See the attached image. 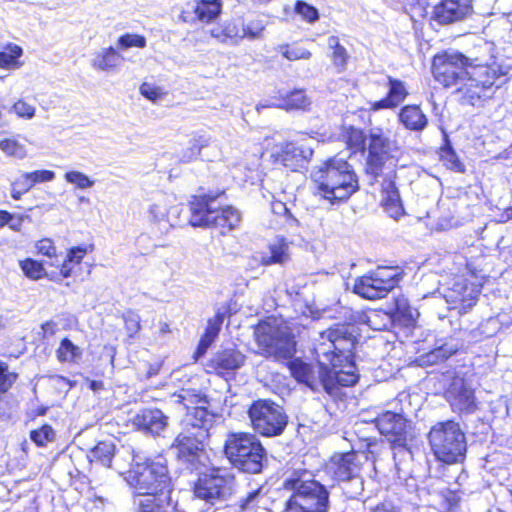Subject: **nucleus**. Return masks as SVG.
<instances>
[{
  "label": "nucleus",
  "instance_id": "obj_38",
  "mask_svg": "<svg viewBox=\"0 0 512 512\" xmlns=\"http://www.w3.org/2000/svg\"><path fill=\"white\" fill-rule=\"evenodd\" d=\"M114 455V445L111 442H99L90 452L91 461H96L109 467Z\"/></svg>",
  "mask_w": 512,
  "mask_h": 512
},
{
  "label": "nucleus",
  "instance_id": "obj_60",
  "mask_svg": "<svg viewBox=\"0 0 512 512\" xmlns=\"http://www.w3.org/2000/svg\"><path fill=\"white\" fill-rule=\"evenodd\" d=\"M41 329L43 331V335L45 337L47 336H53L57 330H58V324L52 320L45 322L42 324Z\"/></svg>",
  "mask_w": 512,
  "mask_h": 512
},
{
  "label": "nucleus",
  "instance_id": "obj_39",
  "mask_svg": "<svg viewBox=\"0 0 512 512\" xmlns=\"http://www.w3.org/2000/svg\"><path fill=\"white\" fill-rule=\"evenodd\" d=\"M261 496V490L252 491L238 504L226 507V512H252L258 507Z\"/></svg>",
  "mask_w": 512,
  "mask_h": 512
},
{
  "label": "nucleus",
  "instance_id": "obj_16",
  "mask_svg": "<svg viewBox=\"0 0 512 512\" xmlns=\"http://www.w3.org/2000/svg\"><path fill=\"white\" fill-rule=\"evenodd\" d=\"M173 401L183 405V407L187 409V414L184 419L185 428H189L192 431H200L203 429L209 434L213 415L210 414L204 406L207 403L206 397L183 389L179 394L173 396Z\"/></svg>",
  "mask_w": 512,
  "mask_h": 512
},
{
  "label": "nucleus",
  "instance_id": "obj_59",
  "mask_svg": "<svg viewBox=\"0 0 512 512\" xmlns=\"http://www.w3.org/2000/svg\"><path fill=\"white\" fill-rule=\"evenodd\" d=\"M51 380L61 390L68 391L72 387L71 381L66 379L63 376H60V375L52 376Z\"/></svg>",
  "mask_w": 512,
  "mask_h": 512
},
{
  "label": "nucleus",
  "instance_id": "obj_35",
  "mask_svg": "<svg viewBox=\"0 0 512 512\" xmlns=\"http://www.w3.org/2000/svg\"><path fill=\"white\" fill-rule=\"evenodd\" d=\"M23 54V50L16 44L6 45L2 51H0V68L4 69H18L22 66L20 57Z\"/></svg>",
  "mask_w": 512,
  "mask_h": 512
},
{
  "label": "nucleus",
  "instance_id": "obj_52",
  "mask_svg": "<svg viewBox=\"0 0 512 512\" xmlns=\"http://www.w3.org/2000/svg\"><path fill=\"white\" fill-rule=\"evenodd\" d=\"M125 328L130 337L140 330V316L134 312H128L124 316Z\"/></svg>",
  "mask_w": 512,
  "mask_h": 512
},
{
  "label": "nucleus",
  "instance_id": "obj_18",
  "mask_svg": "<svg viewBox=\"0 0 512 512\" xmlns=\"http://www.w3.org/2000/svg\"><path fill=\"white\" fill-rule=\"evenodd\" d=\"M313 155V148L305 142H281L270 150V157L275 164L297 170L304 167Z\"/></svg>",
  "mask_w": 512,
  "mask_h": 512
},
{
  "label": "nucleus",
  "instance_id": "obj_36",
  "mask_svg": "<svg viewBox=\"0 0 512 512\" xmlns=\"http://www.w3.org/2000/svg\"><path fill=\"white\" fill-rule=\"evenodd\" d=\"M221 0H200L195 8L199 20L209 23L216 19L221 12Z\"/></svg>",
  "mask_w": 512,
  "mask_h": 512
},
{
  "label": "nucleus",
  "instance_id": "obj_24",
  "mask_svg": "<svg viewBox=\"0 0 512 512\" xmlns=\"http://www.w3.org/2000/svg\"><path fill=\"white\" fill-rule=\"evenodd\" d=\"M311 105V99L301 89L294 90L279 99L266 100L257 105V111L262 108H280L284 110L307 109Z\"/></svg>",
  "mask_w": 512,
  "mask_h": 512
},
{
  "label": "nucleus",
  "instance_id": "obj_51",
  "mask_svg": "<svg viewBox=\"0 0 512 512\" xmlns=\"http://www.w3.org/2000/svg\"><path fill=\"white\" fill-rule=\"evenodd\" d=\"M10 111L14 112L18 117L24 119H32L35 116V107L24 100H18L13 104Z\"/></svg>",
  "mask_w": 512,
  "mask_h": 512
},
{
  "label": "nucleus",
  "instance_id": "obj_14",
  "mask_svg": "<svg viewBox=\"0 0 512 512\" xmlns=\"http://www.w3.org/2000/svg\"><path fill=\"white\" fill-rule=\"evenodd\" d=\"M368 140L366 171L368 174L377 177L387 161L398 156L400 148L379 127L370 129Z\"/></svg>",
  "mask_w": 512,
  "mask_h": 512
},
{
  "label": "nucleus",
  "instance_id": "obj_9",
  "mask_svg": "<svg viewBox=\"0 0 512 512\" xmlns=\"http://www.w3.org/2000/svg\"><path fill=\"white\" fill-rule=\"evenodd\" d=\"M429 442L436 458L452 464L461 461L466 452L465 435L458 423H438L429 433Z\"/></svg>",
  "mask_w": 512,
  "mask_h": 512
},
{
  "label": "nucleus",
  "instance_id": "obj_8",
  "mask_svg": "<svg viewBox=\"0 0 512 512\" xmlns=\"http://www.w3.org/2000/svg\"><path fill=\"white\" fill-rule=\"evenodd\" d=\"M224 453L234 467L247 473H259L266 458L260 440L254 434L245 432L228 434Z\"/></svg>",
  "mask_w": 512,
  "mask_h": 512
},
{
  "label": "nucleus",
  "instance_id": "obj_23",
  "mask_svg": "<svg viewBox=\"0 0 512 512\" xmlns=\"http://www.w3.org/2000/svg\"><path fill=\"white\" fill-rule=\"evenodd\" d=\"M479 293L480 289L477 286L468 284L463 278H458L445 291L444 298L449 304L455 306L461 304L462 308L465 309L475 304Z\"/></svg>",
  "mask_w": 512,
  "mask_h": 512
},
{
  "label": "nucleus",
  "instance_id": "obj_27",
  "mask_svg": "<svg viewBox=\"0 0 512 512\" xmlns=\"http://www.w3.org/2000/svg\"><path fill=\"white\" fill-rule=\"evenodd\" d=\"M382 204L385 211L394 219H398L404 213L399 191L391 180H384L382 183Z\"/></svg>",
  "mask_w": 512,
  "mask_h": 512
},
{
  "label": "nucleus",
  "instance_id": "obj_40",
  "mask_svg": "<svg viewBox=\"0 0 512 512\" xmlns=\"http://www.w3.org/2000/svg\"><path fill=\"white\" fill-rule=\"evenodd\" d=\"M20 267L24 274L33 280H38L43 277H49L51 280H58V278L54 275H48L43 267L42 263H39L38 261H35L33 259H26L23 261H20Z\"/></svg>",
  "mask_w": 512,
  "mask_h": 512
},
{
  "label": "nucleus",
  "instance_id": "obj_29",
  "mask_svg": "<svg viewBox=\"0 0 512 512\" xmlns=\"http://www.w3.org/2000/svg\"><path fill=\"white\" fill-rule=\"evenodd\" d=\"M399 120L406 129L411 131H422L428 124V119L421 108L417 105H406L399 113Z\"/></svg>",
  "mask_w": 512,
  "mask_h": 512
},
{
  "label": "nucleus",
  "instance_id": "obj_56",
  "mask_svg": "<svg viewBox=\"0 0 512 512\" xmlns=\"http://www.w3.org/2000/svg\"><path fill=\"white\" fill-rule=\"evenodd\" d=\"M17 379V374L9 370L0 376V392H7Z\"/></svg>",
  "mask_w": 512,
  "mask_h": 512
},
{
  "label": "nucleus",
  "instance_id": "obj_42",
  "mask_svg": "<svg viewBox=\"0 0 512 512\" xmlns=\"http://www.w3.org/2000/svg\"><path fill=\"white\" fill-rule=\"evenodd\" d=\"M189 144V147L183 150L180 156L183 162H190L196 159L200 155L202 148L208 145V139L203 135H196L190 140Z\"/></svg>",
  "mask_w": 512,
  "mask_h": 512
},
{
  "label": "nucleus",
  "instance_id": "obj_33",
  "mask_svg": "<svg viewBox=\"0 0 512 512\" xmlns=\"http://www.w3.org/2000/svg\"><path fill=\"white\" fill-rule=\"evenodd\" d=\"M344 362L345 365L342 363L341 366L329 367V372L333 379V394L338 385L348 387L354 385L358 380L355 373V366L348 361V359L344 360Z\"/></svg>",
  "mask_w": 512,
  "mask_h": 512
},
{
  "label": "nucleus",
  "instance_id": "obj_19",
  "mask_svg": "<svg viewBox=\"0 0 512 512\" xmlns=\"http://www.w3.org/2000/svg\"><path fill=\"white\" fill-rule=\"evenodd\" d=\"M290 370L292 375L302 383H305L314 391L323 388L328 394H333V379L329 367L317 363L310 365L300 360L291 362Z\"/></svg>",
  "mask_w": 512,
  "mask_h": 512
},
{
  "label": "nucleus",
  "instance_id": "obj_62",
  "mask_svg": "<svg viewBox=\"0 0 512 512\" xmlns=\"http://www.w3.org/2000/svg\"><path fill=\"white\" fill-rule=\"evenodd\" d=\"M24 218H28V216L12 215V218H11L12 220L9 223H7L6 225H9V227L14 231H20Z\"/></svg>",
  "mask_w": 512,
  "mask_h": 512
},
{
  "label": "nucleus",
  "instance_id": "obj_21",
  "mask_svg": "<svg viewBox=\"0 0 512 512\" xmlns=\"http://www.w3.org/2000/svg\"><path fill=\"white\" fill-rule=\"evenodd\" d=\"M445 398L453 411L458 413H472L477 408L474 390L460 376L450 379L445 391Z\"/></svg>",
  "mask_w": 512,
  "mask_h": 512
},
{
  "label": "nucleus",
  "instance_id": "obj_48",
  "mask_svg": "<svg viewBox=\"0 0 512 512\" xmlns=\"http://www.w3.org/2000/svg\"><path fill=\"white\" fill-rule=\"evenodd\" d=\"M458 351V346L453 344H444L428 354L430 361L438 362L443 361L455 354Z\"/></svg>",
  "mask_w": 512,
  "mask_h": 512
},
{
  "label": "nucleus",
  "instance_id": "obj_31",
  "mask_svg": "<svg viewBox=\"0 0 512 512\" xmlns=\"http://www.w3.org/2000/svg\"><path fill=\"white\" fill-rule=\"evenodd\" d=\"M269 255H263L260 263L264 266L284 264L290 259L289 243L283 237H277L269 244Z\"/></svg>",
  "mask_w": 512,
  "mask_h": 512
},
{
  "label": "nucleus",
  "instance_id": "obj_54",
  "mask_svg": "<svg viewBox=\"0 0 512 512\" xmlns=\"http://www.w3.org/2000/svg\"><path fill=\"white\" fill-rule=\"evenodd\" d=\"M283 55L289 60H298V59H308L310 57V52L303 48L293 46H287Z\"/></svg>",
  "mask_w": 512,
  "mask_h": 512
},
{
  "label": "nucleus",
  "instance_id": "obj_63",
  "mask_svg": "<svg viewBox=\"0 0 512 512\" xmlns=\"http://www.w3.org/2000/svg\"><path fill=\"white\" fill-rule=\"evenodd\" d=\"M273 210L276 212V213H281V212H284L285 215L288 216V218L293 221V222H296V219L292 216V214L290 213L289 209L286 207V205L282 202H276L274 205H273Z\"/></svg>",
  "mask_w": 512,
  "mask_h": 512
},
{
  "label": "nucleus",
  "instance_id": "obj_17",
  "mask_svg": "<svg viewBox=\"0 0 512 512\" xmlns=\"http://www.w3.org/2000/svg\"><path fill=\"white\" fill-rule=\"evenodd\" d=\"M146 213L152 231L163 236L177 225L181 208L172 204L169 197L161 196L149 205Z\"/></svg>",
  "mask_w": 512,
  "mask_h": 512
},
{
  "label": "nucleus",
  "instance_id": "obj_2",
  "mask_svg": "<svg viewBox=\"0 0 512 512\" xmlns=\"http://www.w3.org/2000/svg\"><path fill=\"white\" fill-rule=\"evenodd\" d=\"M292 492L284 512H328L329 491L307 470L294 471L284 481Z\"/></svg>",
  "mask_w": 512,
  "mask_h": 512
},
{
  "label": "nucleus",
  "instance_id": "obj_3",
  "mask_svg": "<svg viewBox=\"0 0 512 512\" xmlns=\"http://www.w3.org/2000/svg\"><path fill=\"white\" fill-rule=\"evenodd\" d=\"M312 178L320 194L332 203L347 200L359 188L356 174L343 158H329L315 168Z\"/></svg>",
  "mask_w": 512,
  "mask_h": 512
},
{
  "label": "nucleus",
  "instance_id": "obj_30",
  "mask_svg": "<svg viewBox=\"0 0 512 512\" xmlns=\"http://www.w3.org/2000/svg\"><path fill=\"white\" fill-rule=\"evenodd\" d=\"M136 512H167L168 497L164 494L139 493L134 499Z\"/></svg>",
  "mask_w": 512,
  "mask_h": 512
},
{
  "label": "nucleus",
  "instance_id": "obj_37",
  "mask_svg": "<svg viewBox=\"0 0 512 512\" xmlns=\"http://www.w3.org/2000/svg\"><path fill=\"white\" fill-rule=\"evenodd\" d=\"M57 359L64 362H75L82 356V350L68 338H64L56 351Z\"/></svg>",
  "mask_w": 512,
  "mask_h": 512
},
{
  "label": "nucleus",
  "instance_id": "obj_20",
  "mask_svg": "<svg viewBox=\"0 0 512 512\" xmlns=\"http://www.w3.org/2000/svg\"><path fill=\"white\" fill-rule=\"evenodd\" d=\"M375 424L395 447L404 448L411 438L410 424L401 414L386 411L375 419Z\"/></svg>",
  "mask_w": 512,
  "mask_h": 512
},
{
  "label": "nucleus",
  "instance_id": "obj_44",
  "mask_svg": "<svg viewBox=\"0 0 512 512\" xmlns=\"http://www.w3.org/2000/svg\"><path fill=\"white\" fill-rule=\"evenodd\" d=\"M223 322V315L217 313L212 319L209 320L206 333L200 341L199 349H206L216 338L220 331V326Z\"/></svg>",
  "mask_w": 512,
  "mask_h": 512
},
{
  "label": "nucleus",
  "instance_id": "obj_47",
  "mask_svg": "<svg viewBox=\"0 0 512 512\" xmlns=\"http://www.w3.org/2000/svg\"><path fill=\"white\" fill-rule=\"evenodd\" d=\"M30 436L36 445L45 446L55 439V432L50 425H43L41 428L33 430Z\"/></svg>",
  "mask_w": 512,
  "mask_h": 512
},
{
  "label": "nucleus",
  "instance_id": "obj_50",
  "mask_svg": "<svg viewBox=\"0 0 512 512\" xmlns=\"http://www.w3.org/2000/svg\"><path fill=\"white\" fill-rule=\"evenodd\" d=\"M146 45V40L139 34H124L120 37L118 47L122 50H126L131 47L143 48Z\"/></svg>",
  "mask_w": 512,
  "mask_h": 512
},
{
  "label": "nucleus",
  "instance_id": "obj_10",
  "mask_svg": "<svg viewBox=\"0 0 512 512\" xmlns=\"http://www.w3.org/2000/svg\"><path fill=\"white\" fill-rule=\"evenodd\" d=\"M472 0H405L411 19L425 18L433 5L430 21L449 24L464 19L472 11Z\"/></svg>",
  "mask_w": 512,
  "mask_h": 512
},
{
  "label": "nucleus",
  "instance_id": "obj_6",
  "mask_svg": "<svg viewBox=\"0 0 512 512\" xmlns=\"http://www.w3.org/2000/svg\"><path fill=\"white\" fill-rule=\"evenodd\" d=\"M217 196L205 194L194 196L190 203V224L195 227H216L226 234L238 227L241 215L231 206L219 208L215 205Z\"/></svg>",
  "mask_w": 512,
  "mask_h": 512
},
{
  "label": "nucleus",
  "instance_id": "obj_12",
  "mask_svg": "<svg viewBox=\"0 0 512 512\" xmlns=\"http://www.w3.org/2000/svg\"><path fill=\"white\" fill-rule=\"evenodd\" d=\"M248 414L253 429L262 436H279L288 424V416L284 409L271 400L254 401Z\"/></svg>",
  "mask_w": 512,
  "mask_h": 512
},
{
  "label": "nucleus",
  "instance_id": "obj_32",
  "mask_svg": "<svg viewBox=\"0 0 512 512\" xmlns=\"http://www.w3.org/2000/svg\"><path fill=\"white\" fill-rule=\"evenodd\" d=\"M408 92L404 83L400 80L389 78V93L385 99L375 102L373 108L375 110L384 108H394L404 101Z\"/></svg>",
  "mask_w": 512,
  "mask_h": 512
},
{
  "label": "nucleus",
  "instance_id": "obj_4",
  "mask_svg": "<svg viewBox=\"0 0 512 512\" xmlns=\"http://www.w3.org/2000/svg\"><path fill=\"white\" fill-rule=\"evenodd\" d=\"M355 334V326L350 324H336L320 332L313 348L317 363L327 367L341 366L349 358Z\"/></svg>",
  "mask_w": 512,
  "mask_h": 512
},
{
  "label": "nucleus",
  "instance_id": "obj_28",
  "mask_svg": "<svg viewBox=\"0 0 512 512\" xmlns=\"http://www.w3.org/2000/svg\"><path fill=\"white\" fill-rule=\"evenodd\" d=\"M122 60V56L113 47H108L100 49L94 54L91 66L99 72H114L122 64Z\"/></svg>",
  "mask_w": 512,
  "mask_h": 512
},
{
  "label": "nucleus",
  "instance_id": "obj_11",
  "mask_svg": "<svg viewBox=\"0 0 512 512\" xmlns=\"http://www.w3.org/2000/svg\"><path fill=\"white\" fill-rule=\"evenodd\" d=\"M234 476L223 469H212L202 474L195 486L196 500H203L206 505L214 506L229 499L234 492Z\"/></svg>",
  "mask_w": 512,
  "mask_h": 512
},
{
  "label": "nucleus",
  "instance_id": "obj_26",
  "mask_svg": "<svg viewBox=\"0 0 512 512\" xmlns=\"http://www.w3.org/2000/svg\"><path fill=\"white\" fill-rule=\"evenodd\" d=\"M245 362V355L235 349L217 352L209 362V367L218 374L239 369Z\"/></svg>",
  "mask_w": 512,
  "mask_h": 512
},
{
  "label": "nucleus",
  "instance_id": "obj_7",
  "mask_svg": "<svg viewBox=\"0 0 512 512\" xmlns=\"http://www.w3.org/2000/svg\"><path fill=\"white\" fill-rule=\"evenodd\" d=\"M254 335L259 354L264 357L285 360L295 352L294 337L282 320L268 318L259 322Z\"/></svg>",
  "mask_w": 512,
  "mask_h": 512
},
{
  "label": "nucleus",
  "instance_id": "obj_49",
  "mask_svg": "<svg viewBox=\"0 0 512 512\" xmlns=\"http://www.w3.org/2000/svg\"><path fill=\"white\" fill-rule=\"evenodd\" d=\"M295 11L308 22H314L319 18L318 10L304 1L296 2Z\"/></svg>",
  "mask_w": 512,
  "mask_h": 512
},
{
  "label": "nucleus",
  "instance_id": "obj_34",
  "mask_svg": "<svg viewBox=\"0 0 512 512\" xmlns=\"http://www.w3.org/2000/svg\"><path fill=\"white\" fill-rule=\"evenodd\" d=\"M340 137L354 152L364 151L367 137L362 129L354 126H342Z\"/></svg>",
  "mask_w": 512,
  "mask_h": 512
},
{
  "label": "nucleus",
  "instance_id": "obj_58",
  "mask_svg": "<svg viewBox=\"0 0 512 512\" xmlns=\"http://www.w3.org/2000/svg\"><path fill=\"white\" fill-rule=\"evenodd\" d=\"M12 183L15 186L19 187L25 193L28 192L33 187V183L28 172L22 173Z\"/></svg>",
  "mask_w": 512,
  "mask_h": 512
},
{
  "label": "nucleus",
  "instance_id": "obj_57",
  "mask_svg": "<svg viewBox=\"0 0 512 512\" xmlns=\"http://www.w3.org/2000/svg\"><path fill=\"white\" fill-rule=\"evenodd\" d=\"M87 253V249L83 247L71 248L68 252V262H71L74 266L81 263L82 259Z\"/></svg>",
  "mask_w": 512,
  "mask_h": 512
},
{
  "label": "nucleus",
  "instance_id": "obj_53",
  "mask_svg": "<svg viewBox=\"0 0 512 512\" xmlns=\"http://www.w3.org/2000/svg\"><path fill=\"white\" fill-rule=\"evenodd\" d=\"M33 183V186L38 183L50 182L55 179V172L51 170H35L28 172Z\"/></svg>",
  "mask_w": 512,
  "mask_h": 512
},
{
  "label": "nucleus",
  "instance_id": "obj_1",
  "mask_svg": "<svg viewBox=\"0 0 512 512\" xmlns=\"http://www.w3.org/2000/svg\"><path fill=\"white\" fill-rule=\"evenodd\" d=\"M431 73L445 88L454 87L459 100L476 106L490 97L493 86L501 76L494 66L476 64L457 51H442L434 55Z\"/></svg>",
  "mask_w": 512,
  "mask_h": 512
},
{
  "label": "nucleus",
  "instance_id": "obj_5",
  "mask_svg": "<svg viewBox=\"0 0 512 512\" xmlns=\"http://www.w3.org/2000/svg\"><path fill=\"white\" fill-rule=\"evenodd\" d=\"M126 481L139 493L164 494L171 490V477L164 459L148 460L140 453L133 454V464Z\"/></svg>",
  "mask_w": 512,
  "mask_h": 512
},
{
  "label": "nucleus",
  "instance_id": "obj_22",
  "mask_svg": "<svg viewBox=\"0 0 512 512\" xmlns=\"http://www.w3.org/2000/svg\"><path fill=\"white\" fill-rule=\"evenodd\" d=\"M207 438L208 433L203 429L192 431L185 428L177 435L171 448L175 450L177 457L192 463L203 452L204 441Z\"/></svg>",
  "mask_w": 512,
  "mask_h": 512
},
{
  "label": "nucleus",
  "instance_id": "obj_15",
  "mask_svg": "<svg viewBox=\"0 0 512 512\" xmlns=\"http://www.w3.org/2000/svg\"><path fill=\"white\" fill-rule=\"evenodd\" d=\"M398 272L392 267H378L375 271L356 279L353 291L362 298H383L397 284Z\"/></svg>",
  "mask_w": 512,
  "mask_h": 512
},
{
  "label": "nucleus",
  "instance_id": "obj_13",
  "mask_svg": "<svg viewBox=\"0 0 512 512\" xmlns=\"http://www.w3.org/2000/svg\"><path fill=\"white\" fill-rule=\"evenodd\" d=\"M360 458L358 454L350 452L337 454L331 459L330 470L336 480L346 483L344 491L350 498H357L364 490Z\"/></svg>",
  "mask_w": 512,
  "mask_h": 512
},
{
  "label": "nucleus",
  "instance_id": "obj_64",
  "mask_svg": "<svg viewBox=\"0 0 512 512\" xmlns=\"http://www.w3.org/2000/svg\"><path fill=\"white\" fill-rule=\"evenodd\" d=\"M74 265L71 262H68V258L62 263L60 268V276L63 278H67L71 276Z\"/></svg>",
  "mask_w": 512,
  "mask_h": 512
},
{
  "label": "nucleus",
  "instance_id": "obj_25",
  "mask_svg": "<svg viewBox=\"0 0 512 512\" xmlns=\"http://www.w3.org/2000/svg\"><path fill=\"white\" fill-rule=\"evenodd\" d=\"M139 429L159 435L168 425V417L159 409H144L133 418Z\"/></svg>",
  "mask_w": 512,
  "mask_h": 512
},
{
  "label": "nucleus",
  "instance_id": "obj_61",
  "mask_svg": "<svg viewBox=\"0 0 512 512\" xmlns=\"http://www.w3.org/2000/svg\"><path fill=\"white\" fill-rule=\"evenodd\" d=\"M370 512H401V509L391 503H381L371 509Z\"/></svg>",
  "mask_w": 512,
  "mask_h": 512
},
{
  "label": "nucleus",
  "instance_id": "obj_46",
  "mask_svg": "<svg viewBox=\"0 0 512 512\" xmlns=\"http://www.w3.org/2000/svg\"><path fill=\"white\" fill-rule=\"evenodd\" d=\"M64 178L69 184L81 190L89 189L94 185V180H91L88 175L77 170L66 172Z\"/></svg>",
  "mask_w": 512,
  "mask_h": 512
},
{
  "label": "nucleus",
  "instance_id": "obj_45",
  "mask_svg": "<svg viewBox=\"0 0 512 512\" xmlns=\"http://www.w3.org/2000/svg\"><path fill=\"white\" fill-rule=\"evenodd\" d=\"M328 45L333 50L332 59L334 64L342 71L349 57L346 49L340 44L338 37L335 36L329 38Z\"/></svg>",
  "mask_w": 512,
  "mask_h": 512
},
{
  "label": "nucleus",
  "instance_id": "obj_43",
  "mask_svg": "<svg viewBox=\"0 0 512 512\" xmlns=\"http://www.w3.org/2000/svg\"><path fill=\"white\" fill-rule=\"evenodd\" d=\"M139 92L144 98L152 103L162 101L168 94L164 87L152 82H143L139 87Z\"/></svg>",
  "mask_w": 512,
  "mask_h": 512
},
{
  "label": "nucleus",
  "instance_id": "obj_55",
  "mask_svg": "<svg viewBox=\"0 0 512 512\" xmlns=\"http://www.w3.org/2000/svg\"><path fill=\"white\" fill-rule=\"evenodd\" d=\"M38 253L47 257H54L56 255V248L50 239H42L36 244Z\"/></svg>",
  "mask_w": 512,
  "mask_h": 512
},
{
  "label": "nucleus",
  "instance_id": "obj_41",
  "mask_svg": "<svg viewBox=\"0 0 512 512\" xmlns=\"http://www.w3.org/2000/svg\"><path fill=\"white\" fill-rule=\"evenodd\" d=\"M0 150L8 157L24 159L27 156V149L24 144L15 138L0 140Z\"/></svg>",
  "mask_w": 512,
  "mask_h": 512
}]
</instances>
